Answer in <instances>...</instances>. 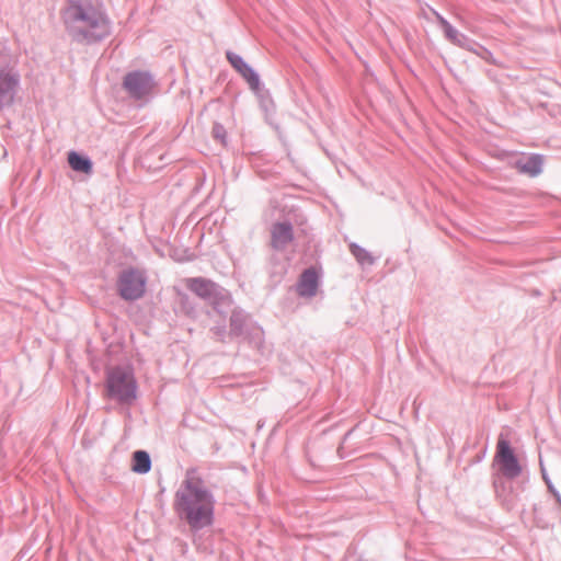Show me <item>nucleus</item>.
Here are the masks:
<instances>
[{
  "label": "nucleus",
  "instance_id": "10",
  "mask_svg": "<svg viewBox=\"0 0 561 561\" xmlns=\"http://www.w3.org/2000/svg\"><path fill=\"white\" fill-rule=\"evenodd\" d=\"M492 484L495 496L501 503L502 507L507 512L516 508L520 500L518 488L514 486L512 481L503 480L497 476L494 477Z\"/></svg>",
  "mask_w": 561,
  "mask_h": 561
},
{
  "label": "nucleus",
  "instance_id": "5",
  "mask_svg": "<svg viewBox=\"0 0 561 561\" xmlns=\"http://www.w3.org/2000/svg\"><path fill=\"white\" fill-rule=\"evenodd\" d=\"M229 311V340L242 339L260 347L264 341V331L252 320L251 314L239 306L231 307Z\"/></svg>",
  "mask_w": 561,
  "mask_h": 561
},
{
  "label": "nucleus",
  "instance_id": "3",
  "mask_svg": "<svg viewBox=\"0 0 561 561\" xmlns=\"http://www.w3.org/2000/svg\"><path fill=\"white\" fill-rule=\"evenodd\" d=\"M104 397L130 407L138 398V382L131 367L116 365L105 371Z\"/></svg>",
  "mask_w": 561,
  "mask_h": 561
},
{
  "label": "nucleus",
  "instance_id": "7",
  "mask_svg": "<svg viewBox=\"0 0 561 561\" xmlns=\"http://www.w3.org/2000/svg\"><path fill=\"white\" fill-rule=\"evenodd\" d=\"M147 276L137 267L124 268L117 278V291L125 301L140 299L146 293Z\"/></svg>",
  "mask_w": 561,
  "mask_h": 561
},
{
  "label": "nucleus",
  "instance_id": "6",
  "mask_svg": "<svg viewBox=\"0 0 561 561\" xmlns=\"http://www.w3.org/2000/svg\"><path fill=\"white\" fill-rule=\"evenodd\" d=\"M493 467L496 468L495 476L503 480L513 481L518 478L523 472V466L515 453V449L511 445V442L501 434L497 443L495 455L493 458Z\"/></svg>",
  "mask_w": 561,
  "mask_h": 561
},
{
  "label": "nucleus",
  "instance_id": "13",
  "mask_svg": "<svg viewBox=\"0 0 561 561\" xmlns=\"http://www.w3.org/2000/svg\"><path fill=\"white\" fill-rule=\"evenodd\" d=\"M545 157L540 153H530L527 157L517 159L514 162V168L520 174H526L530 178L539 176L543 171Z\"/></svg>",
  "mask_w": 561,
  "mask_h": 561
},
{
  "label": "nucleus",
  "instance_id": "16",
  "mask_svg": "<svg viewBox=\"0 0 561 561\" xmlns=\"http://www.w3.org/2000/svg\"><path fill=\"white\" fill-rule=\"evenodd\" d=\"M152 461L149 453L144 449L135 450L131 454V471L138 474H146L151 470Z\"/></svg>",
  "mask_w": 561,
  "mask_h": 561
},
{
  "label": "nucleus",
  "instance_id": "1",
  "mask_svg": "<svg viewBox=\"0 0 561 561\" xmlns=\"http://www.w3.org/2000/svg\"><path fill=\"white\" fill-rule=\"evenodd\" d=\"M218 484L209 474H203L197 468H188L179 489L174 493L173 510L176 516L193 533L210 528L215 524L216 497Z\"/></svg>",
  "mask_w": 561,
  "mask_h": 561
},
{
  "label": "nucleus",
  "instance_id": "18",
  "mask_svg": "<svg viewBox=\"0 0 561 561\" xmlns=\"http://www.w3.org/2000/svg\"><path fill=\"white\" fill-rule=\"evenodd\" d=\"M238 73L247 82L250 90L259 88V84L262 83L259 72L250 64H248L243 69L238 71Z\"/></svg>",
  "mask_w": 561,
  "mask_h": 561
},
{
  "label": "nucleus",
  "instance_id": "2",
  "mask_svg": "<svg viewBox=\"0 0 561 561\" xmlns=\"http://www.w3.org/2000/svg\"><path fill=\"white\" fill-rule=\"evenodd\" d=\"M69 18L75 22H84L88 28H76L75 37L87 44H96L111 34V24L107 16L91 4L83 5L80 0H68L66 9Z\"/></svg>",
  "mask_w": 561,
  "mask_h": 561
},
{
  "label": "nucleus",
  "instance_id": "19",
  "mask_svg": "<svg viewBox=\"0 0 561 561\" xmlns=\"http://www.w3.org/2000/svg\"><path fill=\"white\" fill-rule=\"evenodd\" d=\"M225 55H226L227 61L229 62V65L233 68V70L236 72L240 71L248 65V62L244 60V58L241 55H239L232 50H227Z\"/></svg>",
  "mask_w": 561,
  "mask_h": 561
},
{
  "label": "nucleus",
  "instance_id": "17",
  "mask_svg": "<svg viewBox=\"0 0 561 561\" xmlns=\"http://www.w3.org/2000/svg\"><path fill=\"white\" fill-rule=\"evenodd\" d=\"M350 252L362 266H371L376 263V259L373 254L355 242L350 244Z\"/></svg>",
  "mask_w": 561,
  "mask_h": 561
},
{
  "label": "nucleus",
  "instance_id": "27",
  "mask_svg": "<svg viewBox=\"0 0 561 561\" xmlns=\"http://www.w3.org/2000/svg\"><path fill=\"white\" fill-rule=\"evenodd\" d=\"M484 454H485V451H483V454H482V455H478V459H477V460H478V461H481V460H482V458L484 457Z\"/></svg>",
  "mask_w": 561,
  "mask_h": 561
},
{
  "label": "nucleus",
  "instance_id": "14",
  "mask_svg": "<svg viewBox=\"0 0 561 561\" xmlns=\"http://www.w3.org/2000/svg\"><path fill=\"white\" fill-rule=\"evenodd\" d=\"M68 164L69 167L78 173L90 175L93 172V161L92 159L82 152L70 150L68 152Z\"/></svg>",
  "mask_w": 561,
  "mask_h": 561
},
{
  "label": "nucleus",
  "instance_id": "25",
  "mask_svg": "<svg viewBox=\"0 0 561 561\" xmlns=\"http://www.w3.org/2000/svg\"><path fill=\"white\" fill-rule=\"evenodd\" d=\"M433 14L438 23V25L442 27H444V24H447L449 23V21L447 19H445L439 12H437L436 10H433Z\"/></svg>",
  "mask_w": 561,
  "mask_h": 561
},
{
  "label": "nucleus",
  "instance_id": "8",
  "mask_svg": "<svg viewBox=\"0 0 561 561\" xmlns=\"http://www.w3.org/2000/svg\"><path fill=\"white\" fill-rule=\"evenodd\" d=\"M122 87L130 98L142 100L153 91L156 81L147 70H133L124 76Z\"/></svg>",
  "mask_w": 561,
  "mask_h": 561
},
{
  "label": "nucleus",
  "instance_id": "21",
  "mask_svg": "<svg viewBox=\"0 0 561 561\" xmlns=\"http://www.w3.org/2000/svg\"><path fill=\"white\" fill-rule=\"evenodd\" d=\"M213 138L218 140L221 145H227V130L225 126L218 122L214 123L211 128Z\"/></svg>",
  "mask_w": 561,
  "mask_h": 561
},
{
  "label": "nucleus",
  "instance_id": "12",
  "mask_svg": "<svg viewBox=\"0 0 561 561\" xmlns=\"http://www.w3.org/2000/svg\"><path fill=\"white\" fill-rule=\"evenodd\" d=\"M295 239L293 224L288 220L276 221L271 228V247L275 251H283Z\"/></svg>",
  "mask_w": 561,
  "mask_h": 561
},
{
  "label": "nucleus",
  "instance_id": "24",
  "mask_svg": "<svg viewBox=\"0 0 561 561\" xmlns=\"http://www.w3.org/2000/svg\"><path fill=\"white\" fill-rule=\"evenodd\" d=\"M213 332L222 343L227 342V339H229V331L227 330L225 322L214 327Z\"/></svg>",
  "mask_w": 561,
  "mask_h": 561
},
{
  "label": "nucleus",
  "instance_id": "22",
  "mask_svg": "<svg viewBox=\"0 0 561 561\" xmlns=\"http://www.w3.org/2000/svg\"><path fill=\"white\" fill-rule=\"evenodd\" d=\"M442 31L444 32L445 38L449 41L451 44H455V42L458 41V38L462 34L457 28H455L450 23L444 24Z\"/></svg>",
  "mask_w": 561,
  "mask_h": 561
},
{
  "label": "nucleus",
  "instance_id": "20",
  "mask_svg": "<svg viewBox=\"0 0 561 561\" xmlns=\"http://www.w3.org/2000/svg\"><path fill=\"white\" fill-rule=\"evenodd\" d=\"M470 51L474 53L477 56H479L481 59L489 62L490 65H497V61L493 57L492 51H490L486 47L482 46L479 43H477V46L473 47V49H470Z\"/></svg>",
  "mask_w": 561,
  "mask_h": 561
},
{
  "label": "nucleus",
  "instance_id": "28",
  "mask_svg": "<svg viewBox=\"0 0 561 561\" xmlns=\"http://www.w3.org/2000/svg\"><path fill=\"white\" fill-rule=\"evenodd\" d=\"M185 300H187V297H182V304L184 305L185 304Z\"/></svg>",
  "mask_w": 561,
  "mask_h": 561
},
{
  "label": "nucleus",
  "instance_id": "29",
  "mask_svg": "<svg viewBox=\"0 0 561 561\" xmlns=\"http://www.w3.org/2000/svg\"><path fill=\"white\" fill-rule=\"evenodd\" d=\"M533 511H534V513L537 512V505L536 504L533 506Z\"/></svg>",
  "mask_w": 561,
  "mask_h": 561
},
{
  "label": "nucleus",
  "instance_id": "23",
  "mask_svg": "<svg viewBox=\"0 0 561 561\" xmlns=\"http://www.w3.org/2000/svg\"><path fill=\"white\" fill-rule=\"evenodd\" d=\"M454 45L470 51V49H473V47L477 46V42L468 37L466 34H461Z\"/></svg>",
  "mask_w": 561,
  "mask_h": 561
},
{
  "label": "nucleus",
  "instance_id": "4",
  "mask_svg": "<svg viewBox=\"0 0 561 561\" xmlns=\"http://www.w3.org/2000/svg\"><path fill=\"white\" fill-rule=\"evenodd\" d=\"M186 287L224 319L233 305L230 291L211 279L205 277L187 278Z\"/></svg>",
  "mask_w": 561,
  "mask_h": 561
},
{
  "label": "nucleus",
  "instance_id": "9",
  "mask_svg": "<svg viewBox=\"0 0 561 561\" xmlns=\"http://www.w3.org/2000/svg\"><path fill=\"white\" fill-rule=\"evenodd\" d=\"M21 76L14 66L0 64V111L14 104Z\"/></svg>",
  "mask_w": 561,
  "mask_h": 561
},
{
  "label": "nucleus",
  "instance_id": "11",
  "mask_svg": "<svg viewBox=\"0 0 561 561\" xmlns=\"http://www.w3.org/2000/svg\"><path fill=\"white\" fill-rule=\"evenodd\" d=\"M321 283V268L309 266L305 268L296 283V293L301 298H312L317 295Z\"/></svg>",
  "mask_w": 561,
  "mask_h": 561
},
{
  "label": "nucleus",
  "instance_id": "26",
  "mask_svg": "<svg viewBox=\"0 0 561 561\" xmlns=\"http://www.w3.org/2000/svg\"><path fill=\"white\" fill-rule=\"evenodd\" d=\"M352 433H353V430H350L348 432H346V433L344 434L343 440H346L347 438H350V436L352 435Z\"/></svg>",
  "mask_w": 561,
  "mask_h": 561
},
{
  "label": "nucleus",
  "instance_id": "15",
  "mask_svg": "<svg viewBox=\"0 0 561 561\" xmlns=\"http://www.w3.org/2000/svg\"><path fill=\"white\" fill-rule=\"evenodd\" d=\"M259 101L261 110L265 114L266 121L272 125L270 117L275 113V103L271 95V92L263 83L259 84V88L251 89Z\"/></svg>",
  "mask_w": 561,
  "mask_h": 561
}]
</instances>
